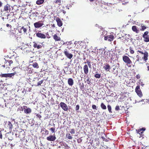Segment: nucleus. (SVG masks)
<instances>
[{"label": "nucleus", "mask_w": 149, "mask_h": 149, "mask_svg": "<svg viewBox=\"0 0 149 149\" xmlns=\"http://www.w3.org/2000/svg\"><path fill=\"white\" fill-rule=\"evenodd\" d=\"M57 22L58 25L59 26L61 27L62 25V23L60 19L58 20Z\"/></svg>", "instance_id": "obj_23"}, {"label": "nucleus", "mask_w": 149, "mask_h": 149, "mask_svg": "<svg viewBox=\"0 0 149 149\" xmlns=\"http://www.w3.org/2000/svg\"><path fill=\"white\" fill-rule=\"evenodd\" d=\"M43 81V80H41L40 81H39L37 83V85L39 86L40 85L42 84V83Z\"/></svg>", "instance_id": "obj_40"}, {"label": "nucleus", "mask_w": 149, "mask_h": 149, "mask_svg": "<svg viewBox=\"0 0 149 149\" xmlns=\"http://www.w3.org/2000/svg\"><path fill=\"white\" fill-rule=\"evenodd\" d=\"M100 106L101 108L103 109H106L107 108L106 106L103 103H102Z\"/></svg>", "instance_id": "obj_26"}, {"label": "nucleus", "mask_w": 149, "mask_h": 149, "mask_svg": "<svg viewBox=\"0 0 149 149\" xmlns=\"http://www.w3.org/2000/svg\"><path fill=\"white\" fill-rule=\"evenodd\" d=\"M140 130H141V131H144L145 130V128L143 127L141 129H140Z\"/></svg>", "instance_id": "obj_55"}, {"label": "nucleus", "mask_w": 149, "mask_h": 149, "mask_svg": "<svg viewBox=\"0 0 149 149\" xmlns=\"http://www.w3.org/2000/svg\"><path fill=\"white\" fill-rule=\"evenodd\" d=\"M87 63L88 66V67L89 68H91V63L89 61H87Z\"/></svg>", "instance_id": "obj_42"}, {"label": "nucleus", "mask_w": 149, "mask_h": 149, "mask_svg": "<svg viewBox=\"0 0 149 149\" xmlns=\"http://www.w3.org/2000/svg\"><path fill=\"white\" fill-rule=\"evenodd\" d=\"M6 26L7 27H11V26L9 24H6Z\"/></svg>", "instance_id": "obj_58"}, {"label": "nucleus", "mask_w": 149, "mask_h": 149, "mask_svg": "<svg viewBox=\"0 0 149 149\" xmlns=\"http://www.w3.org/2000/svg\"><path fill=\"white\" fill-rule=\"evenodd\" d=\"M129 49H130V52L131 54H133L134 53V51L133 49H132V47H130Z\"/></svg>", "instance_id": "obj_33"}, {"label": "nucleus", "mask_w": 149, "mask_h": 149, "mask_svg": "<svg viewBox=\"0 0 149 149\" xmlns=\"http://www.w3.org/2000/svg\"><path fill=\"white\" fill-rule=\"evenodd\" d=\"M43 25V24L40 23L39 22H36L34 23V26L36 28H39L42 26Z\"/></svg>", "instance_id": "obj_11"}, {"label": "nucleus", "mask_w": 149, "mask_h": 149, "mask_svg": "<svg viewBox=\"0 0 149 149\" xmlns=\"http://www.w3.org/2000/svg\"><path fill=\"white\" fill-rule=\"evenodd\" d=\"M53 38L56 41H59L60 40V38L56 34H55L53 36Z\"/></svg>", "instance_id": "obj_19"}, {"label": "nucleus", "mask_w": 149, "mask_h": 149, "mask_svg": "<svg viewBox=\"0 0 149 149\" xmlns=\"http://www.w3.org/2000/svg\"><path fill=\"white\" fill-rule=\"evenodd\" d=\"M148 52L146 51L145 50L144 51V54H143V59L146 61L147 60H148Z\"/></svg>", "instance_id": "obj_10"}, {"label": "nucleus", "mask_w": 149, "mask_h": 149, "mask_svg": "<svg viewBox=\"0 0 149 149\" xmlns=\"http://www.w3.org/2000/svg\"><path fill=\"white\" fill-rule=\"evenodd\" d=\"M141 28L140 29L141 31H143L146 28V27L144 26H141Z\"/></svg>", "instance_id": "obj_32"}, {"label": "nucleus", "mask_w": 149, "mask_h": 149, "mask_svg": "<svg viewBox=\"0 0 149 149\" xmlns=\"http://www.w3.org/2000/svg\"><path fill=\"white\" fill-rule=\"evenodd\" d=\"M50 130L51 131L52 133L55 132V128H51L50 129Z\"/></svg>", "instance_id": "obj_44"}, {"label": "nucleus", "mask_w": 149, "mask_h": 149, "mask_svg": "<svg viewBox=\"0 0 149 149\" xmlns=\"http://www.w3.org/2000/svg\"><path fill=\"white\" fill-rule=\"evenodd\" d=\"M3 130V129L2 128H0V138L2 139V134L1 131Z\"/></svg>", "instance_id": "obj_36"}, {"label": "nucleus", "mask_w": 149, "mask_h": 149, "mask_svg": "<svg viewBox=\"0 0 149 149\" xmlns=\"http://www.w3.org/2000/svg\"><path fill=\"white\" fill-rule=\"evenodd\" d=\"M144 101V100L142 99L141 100L137 101V100H136L135 101V103H136L137 102H143Z\"/></svg>", "instance_id": "obj_50"}, {"label": "nucleus", "mask_w": 149, "mask_h": 149, "mask_svg": "<svg viewBox=\"0 0 149 149\" xmlns=\"http://www.w3.org/2000/svg\"><path fill=\"white\" fill-rule=\"evenodd\" d=\"M138 133H139V134H141L142 135V134L143 133V131H141V130H140V129L138 130Z\"/></svg>", "instance_id": "obj_45"}, {"label": "nucleus", "mask_w": 149, "mask_h": 149, "mask_svg": "<svg viewBox=\"0 0 149 149\" xmlns=\"http://www.w3.org/2000/svg\"><path fill=\"white\" fill-rule=\"evenodd\" d=\"M135 91L140 97L142 96V94L140 88L139 86H136L135 88Z\"/></svg>", "instance_id": "obj_4"}, {"label": "nucleus", "mask_w": 149, "mask_h": 149, "mask_svg": "<svg viewBox=\"0 0 149 149\" xmlns=\"http://www.w3.org/2000/svg\"><path fill=\"white\" fill-rule=\"evenodd\" d=\"M107 55H108V54H109V56H107L108 58H112V57L111 56V54L110 52H108L107 53Z\"/></svg>", "instance_id": "obj_35"}, {"label": "nucleus", "mask_w": 149, "mask_h": 149, "mask_svg": "<svg viewBox=\"0 0 149 149\" xmlns=\"http://www.w3.org/2000/svg\"><path fill=\"white\" fill-rule=\"evenodd\" d=\"M132 29L136 33H138L139 31V30L137 29V27L135 26H133L132 27Z\"/></svg>", "instance_id": "obj_16"}, {"label": "nucleus", "mask_w": 149, "mask_h": 149, "mask_svg": "<svg viewBox=\"0 0 149 149\" xmlns=\"http://www.w3.org/2000/svg\"><path fill=\"white\" fill-rule=\"evenodd\" d=\"M68 83L69 86H72L74 84L73 80L71 78H69L68 79Z\"/></svg>", "instance_id": "obj_13"}, {"label": "nucleus", "mask_w": 149, "mask_h": 149, "mask_svg": "<svg viewBox=\"0 0 149 149\" xmlns=\"http://www.w3.org/2000/svg\"><path fill=\"white\" fill-rule=\"evenodd\" d=\"M69 65H68V67H65V70L66 72V74H70L72 73V72L71 71L70 68L69 67Z\"/></svg>", "instance_id": "obj_12"}, {"label": "nucleus", "mask_w": 149, "mask_h": 149, "mask_svg": "<svg viewBox=\"0 0 149 149\" xmlns=\"http://www.w3.org/2000/svg\"><path fill=\"white\" fill-rule=\"evenodd\" d=\"M120 109L119 107V106H116L115 107V110L116 111H118Z\"/></svg>", "instance_id": "obj_47"}, {"label": "nucleus", "mask_w": 149, "mask_h": 149, "mask_svg": "<svg viewBox=\"0 0 149 149\" xmlns=\"http://www.w3.org/2000/svg\"><path fill=\"white\" fill-rule=\"evenodd\" d=\"M56 139L55 135H50L47 138V139L49 141H54Z\"/></svg>", "instance_id": "obj_7"}, {"label": "nucleus", "mask_w": 149, "mask_h": 149, "mask_svg": "<svg viewBox=\"0 0 149 149\" xmlns=\"http://www.w3.org/2000/svg\"><path fill=\"white\" fill-rule=\"evenodd\" d=\"M77 141L79 143H80L82 141V139H78L77 140Z\"/></svg>", "instance_id": "obj_51"}, {"label": "nucleus", "mask_w": 149, "mask_h": 149, "mask_svg": "<svg viewBox=\"0 0 149 149\" xmlns=\"http://www.w3.org/2000/svg\"><path fill=\"white\" fill-rule=\"evenodd\" d=\"M136 61H139V60L140 56H139L137 55L136 56Z\"/></svg>", "instance_id": "obj_46"}, {"label": "nucleus", "mask_w": 149, "mask_h": 149, "mask_svg": "<svg viewBox=\"0 0 149 149\" xmlns=\"http://www.w3.org/2000/svg\"><path fill=\"white\" fill-rule=\"evenodd\" d=\"M32 65L34 68H38L39 67L38 64L36 62L33 63Z\"/></svg>", "instance_id": "obj_22"}, {"label": "nucleus", "mask_w": 149, "mask_h": 149, "mask_svg": "<svg viewBox=\"0 0 149 149\" xmlns=\"http://www.w3.org/2000/svg\"><path fill=\"white\" fill-rule=\"evenodd\" d=\"M92 108L93 109H96V110L97 109V107H96V106L95 105H92Z\"/></svg>", "instance_id": "obj_48"}, {"label": "nucleus", "mask_w": 149, "mask_h": 149, "mask_svg": "<svg viewBox=\"0 0 149 149\" xmlns=\"http://www.w3.org/2000/svg\"><path fill=\"white\" fill-rule=\"evenodd\" d=\"M8 127L9 129L11 130L12 128L13 125L10 122H8Z\"/></svg>", "instance_id": "obj_24"}, {"label": "nucleus", "mask_w": 149, "mask_h": 149, "mask_svg": "<svg viewBox=\"0 0 149 149\" xmlns=\"http://www.w3.org/2000/svg\"><path fill=\"white\" fill-rule=\"evenodd\" d=\"M148 33L149 32L147 31L145 32L143 35V37H144L145 36H148L147 35L148 34Z\"/></svg>", "instance_id": "obj_34"}, {"label": "nucleus", "mask_w": 149, "mask_h": 149, "mask_svg": "<svg viewBox=\"0 0 149 149\" xmlns=\"http://www.w3.org/2000/svg\"><path fill=\"white\" fill-rule=\"evenodd\" d=\"M33 47L35 48H37L38 49H40L42 48V43H39L36 42H33Z\"/></svg>", "instance_id": "obj_3"}, {"label": "nucleus", "mask_w": 149, "mask_h": 149, "mask_svg": "<svg viewBox=\"0 0 149 149\" xmlns=\"http://www.w3.org/2000/svg\"><path fill=\"white\" fill-rule=\"evenodd\" d=\"M84 73L86 74H87L88 72V69L87 65H85L84 67Z\"/></svg>", "instance_id": "obj_14"}, {"label": "nucleus", "mask_w": 149, "mask_h": 149, "mask_svg": "<svg viewBox=\"0 0 149 149\" xmlns=\"http://www.w3.org/2000/svg\"><path fill=\"white\" fill-rule=\"evenodd\" d=\"M61 0H56L55 3H58L60 2Z\"/></svg>", "instance_id": "obj_54"}, {"label": "nucleus", "mask_w": 149, "mask_h": 149, "mask_svg": "<svg viewBox=\"0 0 149 149\" xmlns=\"http://www.w3.org/2000/svg\"><path fill=\"white\" fill-rule=\"evenodd\" d=\"M107 108L108 111L110 113H112L111 111V106L110 105H108L107 106Z\"/></svg>", "instance_id": "obj_28"}, {"label": "nucleus", "mask_w": 149, "mask_h": 149, "mask_svg": "<svg viewBox=\"0 0 149 149\" xmlns=\"http://www.w3.org/2000/svg\"><path fill=\"white\" fill-rule=\"evenodd\" d=\"M21 29L23 30L24 33H25L26 32L27 29L26 28H24V27H22L21 28Z\"/></svg>", "instance_id": "obj_43"}, {"label": "nucleus", "mask_w": 149, "mask_h": 149, "mask_svg": "<svg viewBox=\"0 0 149 149\" xmlns=\"http://www.w3.org/2000/svg\"><path fill=\"white\" fill-rule=\"evenodd\" d=\"M8 139V140H9H9L12 141V140L13 139L12 138H10H10H9Z\"/></svg>", "instance_id": "obj_63"}, {"label": "nucleus", "mask_w": 149, "mask_h": 149, "mask_svg": "<svg viewBox=\"0 0 149 149\" xmlns=\"http://www.w3.org/2000/svg\"><path fill=\"white\" fill-rule=\"evenodd\" d=\"M45 0H38L36 1V3L38 5H41L43 3Z\"/></svg>", "instance_id": "obj_20"}, {"label": "nucleus", "mask_w": 149, "mask_h": 149, "mask_svg": "<svg viewBox=\"0 0 149 149\" xmlns=\"http://www.w3.org/2000/svg\"><path fill=\"white\" fill-rule=\"evenodd\" d=\"M125 37L124 38H124L125 39V40H126L127 39H129L130 38V35L126 34L125 35Z\"/></svg>", "instance_id": "obj_38"}, {"label": "nucleus", "mask_w": 149, "mask_h": 149, "mask_svg": "<svg viewBox=\"0 0 149 149\" xmlns=\"http://www.w3.org/2000/svg\"><path fill=\"white\" fill-rule=\"evenodd\" d=\"M113 70H114L116 69V66H115V65H113Z\"/></svg>", "instance_id": "obj_59"}, {"label": "nucleus", "mask_w": 149, "mask_h": 149, "mask_svg": "<svg viewBox=\"0 0 149 149\" xmlns=\"http://www.w3.org/2000/svg\"><path fill=\"white\" fill-rule=\"evenodd\" d=\"M123 61L127 64V66L130 67L131 66L132 62L128 56H124L123 57Z\"/></svg>", "instance_id": "obj_1"}, {"label": "nucleus", "mask_w": 149, "mask_h": 149, "mask_svg": "<svg viewBox=\"0 0 149 149\" xmlns=\"http://www.w3.org/2000/svg\"><path fill=\"white\" fill-rule=\"evenodd\" d=\"M60 105L63 110L65 111H68V107L65 103L63 102H61L60 103Z\"/></svg>", "instance_id": "obj_5"}, {"label": "nucleus", "mask_w": 149, "mask_h": 149, "mask_svg": "<svg viewBox=\"0 0 149 149\" xmlns=\"http://www.w3.org/2000/svg\"><path fill=\"white\" fill-rule=\"evenodd\" d=\"M66 136L68 139H72V137L70 134L68 135H66Z\"/></svg>", "instance_id": "obj_30"}, {"label": "nucleus", "mask_w": 149, "mask_h": 149, "mask_svg": "<svg viewBox=\"0 0 149 149\" xmlns=\"http://www.w3.org/2000/svg\"><path fill=\"white\" fill-rule=\"evenodd\" d=\"M14 73L8 74V77H12L15 75Z\"/></svg>", "instance_id": "obj_29"}, {"label": "nucleus", "mask_w": 149, "mask_h": 149, "mask_svg": "<svg viewBox=\"0 0 149 149\" xmlns=\"http://www.w3.org/2000/svg\"><path fill=\"white\" fill-rule=\"evenodd\" d=\"M79 105H77L76 106V111L78 110L79 109Z\"/></svg>", "instance_id": "obj_49"}, {"label": "nucleus", "mask_w": 149, "mask_h": 149, "mask_svg": "<svg viewBox=\"0 0 149 149\" xmlns=\"http://www.w3.org/2000/svg\"><path fill=\"white\" fill-rule=\"evenodd\" d=\"M114 37V36L113 35H108L105 36L104 39L105 40H108V41L111 42L113 40Z\"/></svg>", "instance_id": "obj_6"}, {"label": "nucleus", "mask_w": 149, "mask_h": 149, "mask_svg": "<svg viewBox=\"0 0 149 149\" xmlns=\"http://www.w3.org/2000/svg\"><path fill=\"white\" fill-rule=\"evenodd\" d=\"M45 134H48V131L47 130H45Z\"/></svg>", "instance_id": "obj_57"}, {"label": "nucleus", "mask_w": 149, "mask_h": 149, "mask_svg": "<svg viewBox=\"0 0 149 149\" xmlns=\"http://www.w3.org/2000/svg\"><path fill=\"white\" fill-rule=\"evenodd\" d=\"M136 78L137 79H139L140 78V76L139 75V74L138 75H137L136 76Z\"/></svg>", "instance_id": "obj_56"}, {"label": "nucleus", "mask_w": 149, "mask_h": 149, "mask_svg": "<svg viewBox=\"0 0 149 149\" xmlns=\"http://www.w3.org/2000/svg\"><path fill=\"white\" fill-rule=\"evenodd\" d=\"M143 37L144 38V41L146 42H149V36H147L144 37Z\"/></svg>", "instance_id": "obj_21"}, {"label": "nucleus", "mask_w": 149, "mask_h": 149, "mask_svg": "<svg viewBox=\"0 0 149 149\" xmlns=\"http://www.w3.org/2000/svg\"><path fill=\"white\" fill-rule=\"evenodd\" d=\"M64 53L65 56L70 59H71L72 57V54H71L69 53L67 50L64 51Z\"/></svg>", "instance_id": "obj_9"}, {"label": "nucleus", "mask_w": 149, "mask_h": 149, "mask_svg": "<svg viewBox=\"0 0 149 149\" xmlns=\"http://www.w3.org/2000/svg\"><path fill=\"white\" fill-rule=\"evenodd\" d=\"M104 69L107 71H109L110 69V66L108 64H104Z\"/></svg>", "instance_id": "obj_15"}, {"label": "nucleus", "mask_w": 149, "mask_h": 149, "mask_svg": "<svg viewBox=\"0 0 149 149\" xmlns=\"http://www.w3.org/2000/svg\"><path fill=\"white\" fill-rule=\"evenodd\" d=\"M102 139H103V140L104 141H106V140H105V139L104 137H102Z\"/></svg>", "instance_id": "obj_61"}, {"label": "nucleus", "mask_w": 149, "mask_h": 149, "mask_svg": "<svg viewBox=\"0 0 149 149\" xmlns=\"http://www.w3.org/2000/svg\"><path fill=\"white\" fill-rule=\"evenodd\" d=\"M101 32H102V34H101V36H103L104 37L106 36H105L107 34V31L103 29L102 30H101Z\"/></svg>", "instance_id": "obj_18"}, {"label": "nucleus", "mask_w": 149, "mask_h": 149, "mask_svg": "<svg viewBox=\"0 0 149 149\" xmlns=\"http://www.w3.org/2000/svg\"><path fill=\"white\" fill-rule=\"evenodd\" d=\"M94 77L96 78H100L101 77V74L98 73H96L94 76Z\"/></svg>", "instance_id": "obj_27"}, {"label": "nucleus", "mask_w": 149, "mask_h": 149, "mask_svg": "<svg viewBox=\"0 0 149 149\" xmlns=\"http://www.w3.org/2000/svg\"><path fill=\"white\" fill-rule=\"evenodd\" d=\"M137 52H138L139 53H140L143 54H144V51L143 52H142V51H140L139 50H138L137 51Z\"/></svg>", "instance_id": "obj_53"}, {"label": "nucleus", "mask_w": 149, "mask_h": 149, "mask_svg": "<svg viewBox=\"0 0 149 149\" xmlns=\"http://www.w3.org/2000/svg\"><path fill=\"white\" fill-rule=\"evenodd\" d=\"M36 116L39 118H40L41 117V116L39 114H37L36 115Z\"/></svg>", "instance_id": "obj_52"}, {"label": "nucleus", "mask_w": 149, "mask_h": 149, "mask_svg": "<svg viewBox=\"0 0 149 149\" xmlns=\"http://www.w3.org/2000/svg\"><path fill=\"white\" fill-rule=\"evenodd\" d=\"M2 67H6V68L8 67V65H7V62H6H6L5 63V65H2Z\"/></svg>", "instance_id": "obj_37"}, {"label": "nucleus", "mask_w": 149, "mask_h": 149, "mask_svg": "<svg viewBox=\"0 0 149 149\" xmlns=\"http://www.w3.org/2000/svg\"><path fill=\"white\" fill-rule=\"evenodd\" d=\"M2 77H8V74H4L1 75Z\"/></svg>", "instance_id": "obj_39"}, {"label": "nucleus", "mask_w": 149, "mask_h": 149, "mask_svg": "<svg viewBox=\"0 0 149 149\" xmlns=\"http://www.w3.org/2000/svg\"><path fill=\"white\" fill-rule=\"evenodd\" d=\"M10 16V14H8L7 15V19H8V17Z\"/></svg>", "instance_id": "obj_64"}, {"label": "nucleus", "mask_w": 149, "mask_h": 149, "mask_svg": "<svg viewBox=\"0 0 149 149\" xmlns=\"http://www.w3.org/2000/svg\"><path fill=\"white\" fill-rule=\"evenodd\" d=\"M36 35V36L41 39H45L46 38L45 35L41 33L38 32L37 33Z\"/></svg>", "instance_id": "obj_8"}, {"label": "nucleus", "mask_w": 149, "mask_h": 149, "mask_svg": "<svg viewBox=\"0 0 149 149\" xmlns=\"http://www.w3.org/2000/svg\"><path fill=\"white\" fill-rule=\"evenodd\" d=\"M24 107V108H23V107H22L21 108H19L18 109V111H23V109H24V111L25 113L26 114L29 113L31 112V110L30 108H27V109H25V107Z\"/></svg>", "instance_id": "obj_2"}, {"label": "nucleus", "mask_w": 149, "mask_h": 149, "mask_svg": "<svg viewBox=\"0 0 149 149\" xmlns=\"http://www.w3.org/2000/svg\"><path fill=\"white\" fill-rule=\"evenodd\" d=\"M10 8V6L8 4H7L6 5L4 6L3 11H8Z\"/></svg>", "instance_id": "obj_17"}, {"label": "nucleus", "mask_w": 149, "mask_h": 149, "mask_svg": "<svg viewBox=\"0 0 149 149\" xmlns=\"http://www.w3.org/2000/svg\"><path fill=\"white\" fill-rule=\"evenodd\" d=\"M6 62H7V63H8L9 65L10 66L11 64L13 63V61L12 60H10L9 61L8 60L6 61Z\"/></svg>", "instance_id": "obj_31"}, {"label": "nucleus", "mask_w": 149, "mask_h": 149, "mask_svg": "<svg viewBox=\"0 0 149 149\" xmlns=\"http://www.w3.org/2000/svg\"><path fill=\"white\" fill-rule=\"evenodd\" d=\"M140 84L142 86L144 85V84H143L142 82H141V83H140Z\"/></svg>", "instance_id": "obj_60"}, {"label": "nucleus", "mask_w": 149, "mask_h": 149, "mask_svg": "<svg viewBox=\"0 0 149 149\" xmlns=\"http://www.w3.org/2000/svg\"><path fill=\"white\" fill-rule=\"evenodd\" d=\"M70 133L72 134H74L75 133L74 129H71L70 131Z\"/></svg>", "instance_id": "obj_41"}, {"label": "nucleus", "mask_w": 149, "mask_h": 149, "mask_svg": "<svg viewBox=\"0 0 149 149\" xmlns=\"http://www.w3.org/2000/svg\"><path fill=\"white\" fill-rule=\"evenodd\" d=\"M87 79H86L85 82H86L88 84H90L91 83V80H90V78L88 77V76L87 77Z\"/></svg>", "instance_id": "obj_25"}, {"label": "nucleus", "mask_w": 149, "mask_h": 149, "mask_svg": "<svg viewBox=\"0 0 149 149\" xmlns=\"http://www.w3.org/2000/svg\"><path fill=\"white\" fill-rule=\"evenodd\" d=\"M2 3L0 1V7H1L2 6Z\"/></svg>", "instance_id": "obj_62"}]
</instances>
